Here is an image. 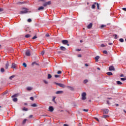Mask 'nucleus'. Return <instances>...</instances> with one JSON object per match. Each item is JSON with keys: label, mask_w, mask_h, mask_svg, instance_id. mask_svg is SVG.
I'll return each mask as SVG.
<instances>
[{"label": "nucleus", "mask_w": 126, "mask_h": 126, "mask_svg": "<svg viewBox=\"0 0 126 126\" xmlns=\"http://www.w3.org/2000/svg\"><path fill=\"white\" fill-rule=\"evenodd\" d=\"M26 56L27 57H30L31 56V53H30V51L28 50L26 52Z\"/></svg>", "instance_id": "nucleus-6"}, {"label": "nucleus", "mask_w": 126, "mask_h": 126, "mask_svg": "<svg viewBox=\"0 0 126 126\" xmlns=\"http://www.w3.org/2000/svg\"><path fill=\"white\" fill-rule=\"evenodd\" d=\"M8 66H9V63H8V62H7L5 64V68L7 69V68H8Z\"/></svg>", "instance_id": "nucleus-9"}, {"label": "nucleus", "mask_w": 126, "mask_h": 126, "mask_svg": "<svg viewBox=\"0 0 126 126\" xmlns=\"http://www.w3.org/2000/svg\"><path fill=\"white\" fill-rule=\"evenodd\" d=\"M116 69H115V67L114 66H111V71L113 70V71H115Z\"/></svg>", "instance_id": "nucleus-19"}, {"label": "nucleus", "mask_w": 126, "mask_h": 126, "mask_svg": "<svg viewBox=\"0 0 126 126\" xmlns=\"http://www.w3.org/2000/svg\"><path fill=\"white\" fill-rule=\"evenodd\" d=\"M27 121V119H24L23 121V124L24 125L25 124H26V122Z\"/></svg>", "instance_id": "nucleus-29"}, {"label": "nucleus", "mask_w": 126, "mask_h": 126, "mask_svg": "<svg viewBox=\"0 0 126 126\" xmlns=\"http://www.w3.org/2000/svg\"><path fill=\"white\" fill-rule=\"evenodd\" d=\"M55 100H56V97L55 96H54V97H53V98L52 99V101H53V102H56L55 101Z\"/></svg>", "instance_id": "nucleus-46"}, {"label": "nucleus", "mask_w": 126, "mask_h": 126, "mask_svg": "<svg viewBox=\"0 0 126 126\" xmlns=\"http://www.w3.org/2000/svg\"><path fill=\"white\" fill-rule=\"evenodd\" d=\"M119 41L121 42V43H123L124 42V39L123 38H120L119 39Z\"/></svg>", "instance_id": "nucleus-38"}, {"label": "nucleus", "mask_w": 126, "mask_h": 126, "mask_svg": "<svg viewBox=\"0 0 126 126\" xmlns=\"http://www.w3.org/2000/svg\"><path fill=\"white\" fill-rule=\"evenodd\" d=\"M31 37V35L30 34H26V35H25V37H26V38H29V37Z\"/></svg>", "instance_id": "nucleus-26"}, {"label": "nucleus", "mask_w": 126, "mask_h": 126, "mask_svg": "<svg viewBox=\"0 0 126 126\" xmlns=\"http://www.w3.org/2000/svg\"><path fill=\"white\" fill-rule=\"evenodd\" d=\"M70 90H71L72 91L74 90V89H73V87H70V86H67V87Z\"/></svg>", "instance_id": "nucleus-20"}, {"label": "nucleus", "mask_w": 126, "mask_h": 126, "mask_svg": "<svg viewBox=\"0 0 126 126\" xmlns=\"http://www.w3.org/2000/svg\"><path fill=\"white\" fill-rule=\"evenodd\" d=\"M32 22V20L31 19H28V22Z\"/></svg>", "instance_id": "nucleus-47"}, {"label": "nucleus", "mask_w": 126, "mask_h": 126, "mask_svg": "<svg viewBox=\"0 0 126 126\" xmlns=\"http://www.w3.org/2000/svg\"><path fill=\"white\" fill-rule=\"evenodd\" d=\"M23 66H24V67H27V64L25 63H23Z\"/></svg>", "instance_id": "nucleus-28"}, {"label": "nucleus", "mask_w": 126, "mask_h": 126, "mask_svg": "<svg viewBox=\"0 0 126 126\" xmlns=\"http://www.w3.org/2000/svg\"><path fill=\"white\" fill-rule=\"evenodd\" d=\"M8 93V91H6L5 92H4L3 93V95H7Z\"/></svg>", "instance_id": "nucleus-27"}, {"label": "nucleus", "mask_w": 126, "mask_h": 126, "mask_svg": "<svg viewBox=\"0 0 126 126\" xmlns=\"http://www.w3.org/2000/svg\"><path fill=\"white\" fill-rule=\"evenodd\" d=\"M107 117H108V115H103V118H107Z\"/></svg>", "instance_id": "nucleus-56"}, {"label": "nucleus", "mask_w": 126, "mask_h": 126, "mask_svg": "<svg viewBox=\"0 0 126 126\" xmlns=\"http://www.w3.org/2000/svg\"><path fill=\"white\" fill-rule=\"evenodd\" d=\"M18 99L17 98L14 97L12 99V100L13 101V102H17L18 101Z\"/></svg>", "instance_id": "nucleus-22"}, {"label": "nucleus", "mask_w": 126, "mask_h": 126, "mask_svg": "<svg viewBox=\"0 0 126 126\" xmlns=\"http://www.w3.org/2000/svg\"><path fill=\"white\" fill-rule=\"evenodd\" d=\"M32 65H34V64H36V65H38V63H36V62H34L32 63Z\"/></svg>", "instance_id": "nucleus-31"}, {"label": "nucleus", "mask_w": 126, "mask_h": 126, "mask_svg": "<svg viewBox=\"0 0 126 126\" xmlns=\"http://www.w3.org/2000/svg\"><path fill=\"white\" fill-rule=\"evenodd\" d=\"M60 50L61 51H66V48L63 46L60 47Z\"/></svg>", "instance_id": "nucleus-10"}, {"label": "nucleus", "mask_w": 126, "mask_h": 126, "mask_svg": "<svg viewBox=\"0 0 126 126\" xmlns=\"http://www.w3.org/2000/svg\"><path fill=\"white\" fill-rule=\"evenodd\" d=\"M116 83H117V84H118V85H122V84H123V83H122V82L120 81H117Z\"/></svg>", "instance_id": "nucleus-16"}, {"label": "nucleus", "mask_w": 126, "mask_h": 126, "mask_svg": "<svg viewBox=\"0 0 126 126\" xmlns=\"http://www.w3.org/2000/svg\"><path fill=\"white\" fill-rule=\"evenodd\" d=\"M43 82L45 83V84H48V83H49V82H48V81H47L46 80H43Z\"/></svg>", "instance_id": "nucleus-30"}, {"label": "nucleus", "mask_w": 126, "mask_h": 126, "mask_svg": "<svg viewBox=\"0 0 126 126\" xmlns=\"http://www.w3.org/2000/svg\"><path fill=\"white\" fill-rule=\"evenodd\" d=\"M1 11H3V9L0 8V12H1Z\"/></svg>", "instance_id": "nucleus-55"}, {"label": "nucleus", "mask_w": 126, "mask_h": 126, "mask_svg": "<svg viewBox=\"0 0 126 126\" xmlns=\"http://www.w3.org/2000/svg\"><path fill=\"white\" fill-rule=\"evenodd\" d=\"M32 89H33V88L31 87H28L27 88V90H28V91H31V90H32Z\"/></svg>", "instance_id": "nucleus-15"}, {"label": "nucleus", "mask_w": 126, "mask_h": 126, "mask_svg": "<svg viewBox=\"0 0 126 126\" xmlns=\"http://www.w3.org/2000/svg\"><path fill=\"white\" fill-rule=\"evenodd\" d=\"M31 107H33V108H36V107H37V104L36 103H33L32 105H31Z\"/></svg>", "instance_id": "nucleus-17"}, {"label": "nucleus", "mask_w": 126, "mask_h": 126, "mask_svg": "<svg viewBox=\"0 0 126 126\" xmlns=\"http://www.w3.org/2000/svg\"><path fill=\"white\" fill-rule=\"evenodd\" d=\"M32 39H37V37L36 36H34L33 37H32Z\"/></svg>", "instance_id": "nucleus-57"}, {"label": "nucleus", "mask_w": 126, "mask_h": 126, "mask_svg": "<svg viewBox=\"0 0 126 126\" xmlns=\"http://www.w3.org/2000/svg\"><path fill=\"white\" fill-rule=\"evenodd\" d=\"M63 91H58L56 92V94H63Z\"/></svg>", "instance_id": "nucleus-12"}, {"label": "nucleus", "mask_w": 126, "mask_h": 126, "mask_svg": "<svg viewBox=\"0 0 126 126\" xmlns=\"http://www.w3.org/2000/svg\"><path fill=\"white\" fill-rule=\"evenodd\" d=\"M44 54H45V51H42L41 53V56H44Z\"/></svg>", "instance_id": "nucleus-37"}, {"label": "nucleus", "mask_w": 126, "mask_h": 126, "mask_svg": "<svg viewBox=\"0 0 126 126\" xmlns=\"http://www.w3.org/2000/svg\"><path fill=\"white\" fill-rule=\"evenodd\" d=\"M14 97H17V94H15L11 96L12 98H14Z\"/></svg>", "instance_id": "nucleus-42"}, {"label": "nucleus", "mask_w": 126, "mask_h": 126, "mask_svg": "<svg viewBox=\"0 0 126 126\" xmlns=\"http://www.w3.org/2000/svg\"><path fill=\"white\" fill-rule=\"evenodd\" d=\"M94 59L95 60V62H99V59H100V56H96Z\"/></svg>", "instance_id": "nucleus-13"}, {"label": "nucleus", "mask_w": 126, "mask_h": 126, "mask_svg": "<svg viewBox=\"0 0 126 126\" xmlns=\"http://www.w3.org/2000/svg\"><path fill=\"white\" fill-rule=\"evenodd\" d=\"M82 100H86V93H83L82 94Z\"/></svg>", "instance_id": "nucleus-4"}, {"label": "nucleus", "mask_w": 126, "mask_h": 126, "mask_svg": "<svg viewBox=\"0 0 126 126\" xmlns=\"http://www.w3.org/2000/svg\"><path fill=\"white\" fill-rule=\"evenodd\" d=\"M103 114H108V113H109V110L107 109H103Z\"/></svg>", "instance_id": "nucleus-7"}, {"label": "nucleus", "mask_w": 126, "mask_h": 126, "mask_svg": "<svg viewBox=\"0 0 126 126\" xmlns=\"http://www.w3.org/2000/svg\"><path fill=\"white\" fill-rule=\"evenodd\" d=\"M103 54H105V55L108 54V52H107V51H106V50L103 51Z\"/></svg>", "instance_id": "nucleus-35"}, {"label": "nucleus", "mask_w": 126, "mask_h": 126, "mask_svg": "<svg viewBox=\"0 0 126 126\" xmlns=\"http://www.w3.org/2000/svg\"><path fill=\"white\" fill-rule=\"evenodd\" d=\"M95 120H96L97 122H100V121H99V119L97 118H94Z\"/></svg>", "instance_id": "nucleus-53"}, {"label": "nucleus", "mask_w": 126, "mask_h": 126, "mask_svg": "<svg viewBox=\"0 0 126 126\" xmlns=\"http://www.w3.org/2000/svg\"><path fill=\"white\" fill-rule=\"evenodd\" d=\"M97 69L98 70H100V69L99 67H97Z\"/></svg>", "instance_id": "nucleus-62"}, {"label": "nucleus", "mask_w": 126, "mask_h": 126, "mask_svg": "<svg viewBox=\"0 0 126 126\" xmlns=\"http://www.w3.org/2000/svg\"><path fill=\"white\" fill-rule=\"evenodd\" d=\"M76 50L77 51V52H80V51H81V49H76Z\"/></svg>", "instance_id": "nucleus-52"}, {"label": "nucleus", "mask_w": 126, "mask_h": 126, "mask_svg": "<svg viewBox=\"0 0 126 126\" xmlns=\"http://www.w3.org/2000/svg\"><path fill=\"white\" fill-rule=\"evenodd\" d=\"M106 26L104 25H102L101 26H100V29H103V28H104V27H105Z\"/></svg>", "instance_id": "nucleus-34"}, {"label": "nucleus", "mask_w": 126, "mask_h": 126, "mask_svg": "<svg viewBox=\"0 0 126 126\" xmlns=\"http://www.w3.org/2000/svg\"><path fill=\"white\" fill-rule=\"evenodd\" d=\"M11 68H16V64L13 63L12 64Z\"/></svg>", "instance_id": "nucleus-14"}, {"label": "nucleus", "mask_w": 126, "mask_h": 126, "mask_svg": "<svg viewBox=\"0 0 126 126\" xmlns=\"http://www.w3.org/2000/svg\"><path fill=\"white\" fill-rule=\"evenodd\" d=\"M78 58H81V55H78Z\"/></svg>", "instance_id": "nucleus-59"}, {"label": "nucleus", "mask_w": 126, "mask_h": 126, "mask_svg": "<svg viewBox=\"0 0 126 126\" xmlns=\"http://www.w3.org/2000/svg\"><path fill=\"white\" fill-rule=\"evenodd\" d=\"M30 100H32V101H34V97L33 96H31L30 97Z\"/></svg>", "instance_id": "nucleus-44"}, {"label": "nucleus", "mask_w": 126, "mask_h": 126, "mask_svg": "<svg viewBox=\"0 0 126 126\" xmlns=\"http://www.w3.org/2000/svg\"><path fill=\"white\" fill-rule=\"evenodd\" d=\"M121 80H122V81H125V80H126V78H121Z\"/></svg>", "instance_id": "nucleus-33"}, {"label": "nucleus", "mask_w": 126, "mask_h": 126, "mask_svg": "<svg viewBox=\"0 0 126 126\" xmlns=\"http://www.w3.org/2000/svg\"><path fill=\"white\" fill-rule=\"evenodd\" d=\"M51 3H52V1H49L45 2L43 4V6H47V5H50Z\"/></svg>", "instance_id": "nucleus-5"}, {"label": "nucleus", "mask_w": 126, "mask_h": 126, "mask_svg": "<svg viewBox=\"0 0 126 126\" xmlns=\"http://www.w3.org/2000/svg\"><path fill=\"white\" fill-rule=\"evenodd\" d=\"M92 8L93 9H95V4H93L92 6Z\"/></svg>", "instance_id": "nucleus-41"}, {"label": "nucleus", "mask_w": 126, "mask_h": 126, "mask_svg": "<svg viewBox=\"0 0 126 126\" xmlns=\"http://www.w3.org/2000/svg\"><path fill=\"white\" fill-rule=\"evenodd\" d=\"M120 77H125V75H124V74H121V75H120Z\"/></svg>", "instance_id": "nucleus-54"}, {"label": "nucleus", "mask_w": 126, "mask_h": 126, "mask_svg": "<svg viewBox=\"0 0 126 126\" xmlns=\"http://www.w3.org/2000/svg\"><path fill=\"white\" fill-rule=\"evenodd\" d=\"M122 9H123V10L126 11V8H123Z\"/></svg>", "instance_id": "nucleus-58"}, {"label": "nucleus", "mask_w": 126, "mask_h": 126, "mask_svg": "<svg viewBox=\"0 0 126 126\" xmlns=\"http://www.w3.org/2000/svg\"><path fill=\"white\" fill-rule=\"evenodd\" d=\"M54 76L56 78H58V77H60V75H55Z\"/></svg>", "instance_id": "nucleus-45"}, {"label": "nucleus", "mask_w": 126, "mask_h": 126, "mask_svg": "<svg viewBox=\"0 0 126 126\" xmlns=\"http://www.w3.org/2000/svg\"><path fill=\"white\" fill-rule=\"evenodd\" d=\"M4 71H5V70H4V68H1V69H0V72H1L2 73H3V72H4Z\"/></svg>", "instance_id": "nucleus-24"}, {"label": "nucleus", "mask_w": 126, "mask_h": 126, "mask_svg": "<svg viewBox=\"0 0 126 126\" xmlns=\"http://www.w3.org/2000/svg\"><path fill=\"white\" fill-rule=\"evenodd\" d=\"M94 4H96L97 9H99V7H100V6L99 5V3H98L97 2H94Z\"/></svg>", "instance_id": "nucleus-25"}, {"label": "nucleus", "mask_w": 126, "mask_h": 126, "mask_svg": "<svg viewBox=\"0 0 126 126\" xmlns=\"http://www.w3.org/2000/svg\"><path fill=\"white\" fill-rule=\"evenodd\" d=\"M56 85H58V86H60V87H62V88H65V85H64L62 83H55Z\"/></svg>", "instance_id": "nucleus-2"}, {"label": "nucleus", "mask_w": 126, "mask_h": 126, "mask_svg": "<svg viewBox=\"0 0 126 126\" xmlns=\"http://www.w3.org/2000/svg\"><path fill=\"white\" fill-rule=\"evenodd\" d=\"M50 36V34H49V33H46V35H45V36L46 37H49Z\"/></svg>", "instance_id": "nucleus-50"}, {"label": "nucleus", "mask_w": 126, "mask_h": 126, "mask_svg": "<svg viewBox=\"0 0 126 126\" xmlns=\"http://www.w3.org/2000/svg\"><path fill=\"white\" fill-rule=\"evenodd\" d=\"M63 126H68L67 124H64Z\"/></svg>", "instance_id": "nucleus-61"}, {"label": "nucleus", "mask_w": 126, "mask_h": 126, "mask_svg": "<svg viewBox=\"0 0 126 126\" xmlns=\"http://www.w3.org/2000/svg\"><path fill=\"white\" fill-rule=\"evenodd\" d=\"M58 74H62V71L59 70L57 72Z\"/></svg>", "instance_id": "nucleus-40"}, {"label": "nucleus", "mask_w": 126, "mask_h": 126, "mask_svg": "<svg viewBox=\"0 0 126 126\" xmlns=\"http://www.w3.org/2000/svg\"><path fill=\"white\" fill-rule=\"evenodd\" d=\"M109 70L110 71H111V66H110L109 67Z\"/></svg>", "instance_id": "nucleus-60"}, {"label": "nucleus", "mask_w": 126, "mask_h": 126, "mask_svg": "<svg viewBox=\"0 0 126 126\" xmlns=\"http://www.w3.org/2000/svg\"><path fill=\"white\" fill-rule=\"evenodd\" d=\"M106 74H107L108 75H111V72H108L106 73Z\"/></svg>", "instance_id": "nucleus-51"}, {"label": "nucleus", "mask_w": 126, "mask_h": 126, "mask_svg": "<svg viewBox=\"0 0 126 126\" xmlns=\"http://www.w3.org/2000/svg\"><path fill=\"white\" fill-rule=\"evenodd\" d=\"M23 111H28V108H25V107H24L23 108Z\"/></svg>", "instance_id": "nucleus-39"}, {"label": "nucleus", "mask_w": 126, "mask_h": 126, "mask_svg": "<svg viewBox=\"0 0 126 126\" xmlns=\"http://www.w3.org/2000/svg\"><path fill=\"white\" fill-rule=\"evenodd\" d=\"M83 111L84 112H88L89 110L88 109H83Z\"/></svg>", "instance_id": "nucleus-48"}, {"label": "nucleus", "mask_w": 126, "mask_h": 126, "mask_svg": "<svg viewBox=\"0 0 126 126\" xmlns=\"http://www.w3.org/2000/svg\"><path fill=\"white\" fill-rule=\"evenodd\" d=\"M14 77H15V75H12L9 77V79L12 80V78H14Z\"/></svg>", "instance_id": "nucleus-23"}, {"label": "nucleus", "mask_w": 126, "mask_h": 126, "mask_svg": "<svg viewBox=\"0 0 126 126\" xmlns=\"http://www.w3.org/2000/svg\"><path fill=\"white\" fill-rule=\"evenodd\" d=\"M85 66H88V64H85Z\"/></svg>", "instance_id": "nucleus-64"}, {"label": "nucleus", "mask_w": 126, "mask_h": 126, "mask_svg": "<svg viewBox=\"0 0 126 126\" xmlns=\"http://www.w3.org/2000/svg\"><path fill=\"white\" fill-rule=\"evenodd\" d=\"M62 43L63 45H67V46H69V44H68V41L67 40H63L62 41Z\"/></svg>", "instance_id": "nucleus-3"}, {"label": "nucleus", "mask_w": 126, "mask_h": 126, "mask_svg": "<svg viewBox=\"0 0 126 126\" xmlns=\"http://www.w3.org/2000/svg\"><path fill=\"white\" fill-rule=\"evenodd\" d=\"M38 10H44V7L40 6L38 8Z\"/></svg>", "instance_id": "nucleus-18"}, {"label": "nucleus", "mask_w": 126, "mask_h": 126, "mask_svg": "<svg viewBox=\"0 0 126 126\" xmlns=\"http://www.w3.org/2000/svg\"><path fill=\"white\" fill-rule=\"evenodd\" d=\"M49 111L50 112H53L54 111V107L53 106H50L49 107Z\"/></svg>", "instance_id": "nucleus-11"}, {"label": "nucleus", "mask_w": 126, "mask_h": 126, "mask_svg": "<svg viewBox=\"0 0 126 126\" xmlns=\"http://www.w3.org/2000/svg\"><path fill=\"white\" fill-rule=\"evenodd\" d=\"M111 89H112V90L115 89V87H112V88H111Z\"/></svg>", "instance_id": "nucleus-63"}, {"label": "nucleus", "mask_w": 126, "mask_h": 126, "mask_svg": "<svg viewBox=\"0 0 126 126\" xmlns=\"http://www.w3.org/2000/svg\"><path fill=\"white\" fill-rule=\"evenodd\" d=\"M23 10L20 11L21 14H24L25 13H27L28 12V9L26 8H23Z\"/></svg>", "instance_id": "nucleus-1"}, {"label": "nucleus", "mask_w": 126, "mask_h": 126, "mask_svg": "<svg viewBox=\"0 0 126 126\" xmlns=\"http://www.w3.org/2000/svg\"><path fill=\"white\" fill-rule=\"evenodd\" d=\"M100 46L102 47V48H104V47H106V45H105V44H101Z\"/></svg>", "instance_id": "nucleus-43"}, {"label": "nucleus", "mask_w": 126, "mask_h": 126, "mask_svg": "<svg viewBox=\"0 0 126 126\" xmlns=\"http://www.w3.org/2000/svg\"><path fill=\"white\" fill-rule=\"evenodd\" d=\"M92 26H93V24H92V23H91L87 26L88 29H90L92 28Z\"/></svg>", "instance_id": "nucleus-8"}, {"label": "nucleus", "mask_w": 126, "mask_h": 126, "mask_svg": "<svg viewBox=\"0 0 126 126\" xmlns=\"http://www.w3.org/2000/svg\"><path fill=\"white\" fill-rule=\"evenodd\" d=\"M113 36H114V39H118V35L114 34Z\"/></svg>", "instance_id": "nucleus-32"}, {"label": "nucleus", "mask_w": 126, "mask_h": 126, "mask_svg": "<svg viewBox=\"0 0 126 126\" xmlns=\"http://www.w3.org/2000/svg\"><path fill=\"white\" fill-rule=\"evenodd\" d=\"M87 82H88V80L87 79H86V80H84V83L85 84L86 83H87Z\"/></svg>", "instance_id": "nucleus-36"}, {"label": "nucleus", "mask_w": 126, "mask_h": 126, "mask_svg": "<svg viewBox=\"0 0 126 126\" xmlns=\"http://www.w3.org/2000/svg\"><path fill=\"white\" fill-rule=\"evenodd\" d=\"M106 103H107V105H110V102L109 101V100H107Z\"/></svg>", "instance_id": "nucleus-49"}, {"label": "nucleus", "mask_w": 126, "mask_h": 126, "mask_svg": "<svg viewBox=\"0 0 126 126\" xmlns=\"http://www.w3.org/2000/svg\"><path fill=\"white\" fill-rule=\"evenodd\" d=\"M47 78L48 79H51V78H52V75H51V74H48Z\"/></svg>", "instance_id": "nucleus-21"}]
</instances>
